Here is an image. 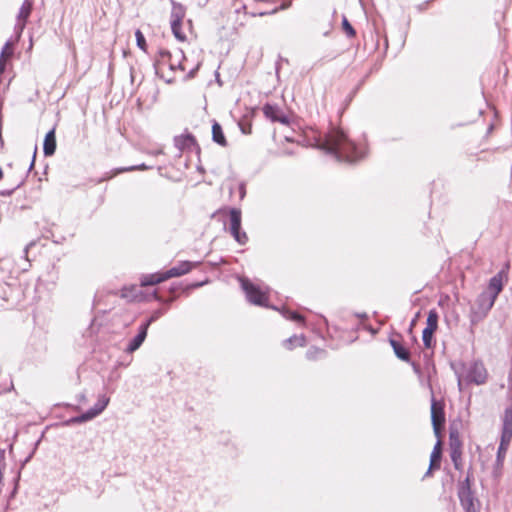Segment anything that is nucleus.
<instances>
[{"label":"nucleus","mask_w":512,"mask_h":512,"mask_svg":"<svg viewBox=\"0 0 512 512\" xmlns=\"http://www.w3.org/2000/svg\"><path fill=\"white\" fill-rule=\"evenodd\" d=\"M3 177V172H2V169L0 168V180L2 179Z\"/></svg>","instance_id":"58836bf2"},{"label":"nucleus","mask_w":512,"mask_h":512,"mask_svg":"<svg viewBox=\"0 0 512 512\" xmlns=\"http://www.w3.org/2000/svg\"><path fill=\"white\" fill-rule=\"evenodd\" d=\"M458 496L460 499L461 506L463 507L465 512H479L477 505L478 501L476 500L471 491L468 478L463 483H461L458 490Z\"/></svg>","instance_id":"0eeeda50"},{"label":"nucleus","mask_w":512,"mask_h":512,"mask_svg":"<svg viewBox=\"0 0 512 512\" xmlns=\"http://www.w3.org/2000/svg\"><path fill=\"white\" fill-rule=\"evenodd\" d=\"M185 61L186 58L183 51L177 50L171 53L168 50L161 49L158 53L156 64L159 70L167 66L172 71L179 70L184 72L186 71Z\"/></svg>","instance_id":"7ed1b4c3"},{"label":"nucleus","mask_w":512,"mask_h":512,"mask_svg":"<svg viewBox=\"0 0 512 512\" xmlns=\"http://www.w3.org/2000/svg\"><path fill=\"white\" fill-rule=\"evenodd\" d=\"M244 194H245L244 187H243V186H241V196L243 197V196H244Z\"/></svg>","instance_id":"4c0bfd02"},{"label":"nucleus","mask_w":512,"mask_h":512,"mask_svg":"<svg viewBox=\"0 0 512 512\" xmlns=\"http://www.w3.org/2000/svg\"><path fill=\"white\" fill-rule=\"evenodd\" d=\"M440 462H441V442L438 441L434 448H433V451L431 453V456H430V465H429V469L426 473V475H429L431 473L432 470L434 469H439L440 468Z\"/></svg>","instance_id":"dca6fc26"},{"label":"nucleus","mask_w":512,"mask_h":512,"mask_svg":"<svg viewBox=\"0 0 512 512\" xmlns=\"http://www.w3.org/2000/svg\"><path fill=\"white\" fill-rule=\"evenodd\" d=\"M452 368L457 377L459 391H463L469 384L484 385L488 380V371L480 360L452 365Z\"/></svg>","instance_id":"f03ea898"},{"label":"nucleus","mask_w":512,"mask_h":512,"mask_svg":"<svg viewBox=\"0 0 512 512\" xmlns=\"http://www.w3.org/2000/svg\"><path fill=\"white\" fill-rule=\"evenodd\" d=\"M171 4L170 25L172 33L177 40L185 41L186 35L182 31V22L186 15V9L182 4L175 1H171Z\"/></svg>","instance_id":"423d86ee"},{"label":"nucleus","mask_w":512,"mask_h":512,"mask_svg":"<svg viewBox=\"0 0 512 512\" xmlns=\"http://www.w3.org/2000/svg\"><path fill=\"white\" fill-rule=\"evenodd\" d=\"M512 439V409L505 410L500 444L508 446Z\"/></svg>","instance_id":"f8f14e48"},{"label":"nucleus","mask_w":512,"mask_h":512,"mask_svg":"<svg viewBox=\"0 0 512 512\" xmlns=\"http://www.w3.org/2000/svg\"><path fill=\"white\" fill-rule=\"evenodd\" d=\"M135 36H136L137 46L141 50L145 51L146 50V40H145L143 33L140 30H137L135 32Z\"/></svg>","instance_id":"cd10ccee"},{"label":"nucleus","mask_w":512,"mask_h":512,"mask_svg":"<svg viewBox=\"0 0 512 512\" xmlns=\"http://www.w3.org/2000/svg\"><path fill=\"white\" fill-rule=\"evenodd\" d=\"M35 156H36V150L34 151L33 159H35ZM33 166H34V160H32V162H31L30 169H31Z\"/></svg>","instance_id":"e433bc0d"},{"label":"nucleus","mask_w":512,"mask_h":512,"mask_svg":"<svg viewBox=\"0 0 512 512\" xmlns=\"http://www.w3.org/2000/svg\"><path fill=\"white\" fill-rule=\"evenodd\" d=\"M323 353H324L323 350L317 349V348H313V349H310L307 352V356H308L309 359H316L318 356L322 355Z\"/></svg>","instance_id":"2f4dec72"},{"label":"nucleus","mask_w":512,"mask_h":512,"mask_svg":"<svg viewBox=\"0 0 512 512\" xmlns=\"http://www.w3.org/2000/svg\"><path fill=\"white\" fill-rule=\"evenodd\" d=\"M162 316V311L161 310H157L155 311L151 317L147 320L146 323H144L143 325H147V329L149 328L150 324L154 321H156L157 319H159L160 317Z\"/></svg>","instance_id":"7c9ffc66"},{"label":"nucleus","mask_w":512,"mask_h":512,"mask_svg":"<svg viewBox=\"0 0 512 512\" xmlns=\"http://www.w3.org/2000/svg\"><path fill=\"white\" fill-rule=\"evenodd\" d=\"M198 68H199V64H197V66L189 72V77H193L195 71L198 70Z\"/></svg>","instance_id":"c9c22d12"},{"label":"nucleus","mask_w":512,"mask_h":512,"mask_svg":"<svg viewBox=\"0 0 512 512\" xmlns=\"http://www.w3.org/2000/svg\"><path fill=\"white\" fill-rule=\"evenodd\" d=\"M13 54L12 45L10 42H7L4 47L2 48L1 54H0V74L3 73L5 70V62L6 60L11 57Z\"/></svg>","instance_id":"b1692460"},{"label":"nucleus","mask_w":512,"mask_h":512,"mask_svg":"<svg viewBox=\"0 0 512 512\" xmlns=\"http://www.w3.org/2000/svg\"><path fill=\"white\" fill-rule=\"evenodd\" d=\"M282 314H283V316L285 318H287L289 320H293V321H302L303 320L302 316L299 315L296 312H291V311H288V310H283Z\"/></svg>","instance_id":"c756f323"},{"label":"nucleus","mask_w":512,"mask_h":512,"mask_svg":"<svg viewBox=\"0 0 512 512\" xmlns=\"http://www.w3.org/2000/svg\"><path fill=\"white\" fill-rule=\"evenodd\" d=\"M212 139L217 144L225 147L227 145L226 138L224 136L221 125L218 122H214L212 125Z\"/></svg>","instance_id":"412c9836"},{"label":"nucleus","mask_w":512,"mask_h":512,"mask_svg":"<svg viewBox=\"0 0 512 512\" xmlns=\"http://www.w3.org/2000/svg\"><path fill=\"white\" fill-rule=\"evenodd\" d=\"M165 280L164 273L146 275L141 279V286L155 285Z\"/></svg>","instance_id":"4be33fe9"},{"label":"nucleus","mask_w":512,"mask_h":512,"mask_svg":"<svg viewBox=\"0 0 512 512\" xmlns=\"http://www.w3.org/2000/svg\"><path fill=\"white\" fill-rule=\"evenodd\" d=\"M43 150L46 156H51L54 154L56 150V139L54 129H52L46 134L44 139Z\"/></svg>","instance_id":"a211bd4d"},{"label":"nucleus","mask_w":512,"mask_h":512,"mask_svg":"<svg viewBox=\"0 0 512 512\" xmlns=\"http://www.w3.org/2000/svg\"><path fill=\"white\" fill-rule=\"evenodd\" d=\"M17 187H19V185H17L15 188H13V189H11V190H7V191H3V192H1V193H0V195H2V196H9V195H11V194L13 193V191H14Z\"/></svg>","instance_id":"72a5a7b5"},{"label":"nucleus","mask_w":512,"mask_h":512,"mask_svg":"<svg viewBox=\"0 0 512 512\" xmlns=\"http://www.w3.org/2000/svg\"><path fill=\"white\" fill-rule=\"evenodd\" d=\"M495 303V296H489L488 292H482L470 309L469 319L472 325L482 321Z\"/></svg>","instance_id":"20e7f679"},{"label":"nucleus","mask_w":512,"mask_h":512,"mask_svg":"<svg viewBox=\"0 0 512 512\" xmlns=\"http://www.w3.org/2000/svg\"><path fill=\"white\" fill-rule=\"evenodd\" d=\"M31 10H32L31 1L25 0L20 7V10L17 15V23L15 25V29L19 35L22 33V31L25 28L26 21L31 14Z\"/></svg>","instance_id":"ddd939ff"},{"label":"nucleus","mask_w":512,"mask_h":512,"mask_svg":"<svg viewBox=\"0 0 512 512\" xmlns=\"http://www.w3.org/2000/svg\"><path fill=\"white\" fill-rule=\"evenodd\" d=\"M438 327V314L435 310H430L427 317L426 327L422 333V340L426 348L432 347L433 334Z\"/></svg>","instance_id":"9d476101"},{"label":"nucleus","mask_w":512,"mask_h":512,"mask_svg":"<svg viewBox=\"0 0 512 512\" xmlns=\"http://www.w3.org/2000/svg\"><path fill=\"white\" fill-rule=\"evenodd\" d=\"M314 146L338 161L354 162L364 157L358 148L340 129L333 128L324 136L314 138Z\"/></svg>","instance_id":"f257e3e1"},{"label":"nucleus","mask_w":512,"mask_h":512,"mask_svg":"<svg viewBox=\"0 0 512 512\" xmlns=\"http://www.w3.org/2000/svg\"><path fill=\"white\" fill-rule=\"evenodd\" d=\"M457 444H459V445L461 446V443H460V441H459V439H458L457 434H455V433H454V446H456V447H457Z\"/></svg>","instance_id":"f704fd0d"},{"label":"nucleus","mask_w":512,"mask_h":512,"mask_svg":"<svg viewBox=\"0 0 512 512\" xmlns=\"http://www.w3.org/2000/svg\"><path fill=\"white\" fill-rule=\"evenodd\" d=\"M390 344H391V346L393 348V351H394L395 355L399 359H401L403 361H409L410 353H409V351L405 347H403V345L400 342H398V341H396L394 339H391L390 340Z\"/></svg>","instance_id":"aec40b11"},{"label":"nucleus","mask_w":512,"mask_h":512,"mask_svg":"<svg viewBox=\"0 0 512 512\" xmlns=\"http://www.w3.org/2000/svg\"><path fill=\"white\" fill-rule=\"evenodd\" d=\"M241 287L248 301L254 305L268 307V289H262L246 278H241Z\"/></svg>","instance_id":"39448f33"},{"label":"nucleus","mask_w":512,"mask_h":512,"mask_svg":"<svg viewBox=\"0 0 512 512\" xmlns=\"http://www.w3.org/2000/svg\"><path fill=\"white\" fill-rule=\"evenodd\" d=\"M416 323V319H414L411 323V325H414Z\"/></svg>","instance_id":"ea45409f"},{"label":"nucleus","mask_w":512,"mask_h":512,"mask_svg":"<svg viewBox=\"0 0 512 512\" xmlns=\"http://www.w3.org/2000/svg\"><path fill=\"white\" fill-rule=\"evenodd\" d=\"M342 27L349 37H353L355 35V30L353 29L352 25L349 23L346 17L343 18Z\"/></svg>","instance_id":"c85d7f7f"},{"label":"nucleus","mask_w":512,"mask_h":512,"mask_svg":"<svg viewBox=\"0 0 512 512\" xmlns=\"http://www.w3.org/2000/svg\"><path fill=\"white\" fill-rule=\"evenodd\" d=\"M502 288V276L499 273L490 279L489 287L486 292L489 293V296H495L496 299L498 294L502 291Z\"/></svg>","instance_id":"6ab92c4d"},{"label":"nucleus","mask_w":512,"mask_h":512,"mask_svg":"<svg viewBox=\"0 0 512 512\" xmlns=\"http://www.w3.org/2000/svg\"><path fill=\"white\" fill-rule=\"evenodd\" d=\"M431 420L435 434L438 436L440 433V427L445 422V416L443 407L432 398L431 402Z\"/></svg>","instance_id":"9b49d317"},{"label":"nucleus","mask_w":512,"mask_h":512,"mask_svg":"<svg viewBox=\"0 0 512 512\" xmlns=\"http://www.w3.org/2000/svg\"><path fill=\"white\" fill-rule=\"evenodd\" d=\"M145 170L147 169V166L145 164H142V165H139V166H133V167H130V168H127V169H124L123 171H130V170Z\"/></svg>","instance_id":"473e14b6"},{"label":"nucleus","mask_w":512,"mask_h":512,"mask_svg":"<svg viewBox=\"0 0 512 512\" xmlns=\"http://www.w3.org/2000/svg\"><path fill=\"white\" fill-rule=\"evenodd\" d=\"M284 345L288 349H291L293 345L302 347L305 345V337L303 335H294L289 339L285 340Z\"/></svg>","instance_id":"bb28decb"},{"label":"nucleus","mask_w":512,"mask_h":512,"mask_svg":"<svg viewBox=\"0 0 512 512\" xmlns=\"http://www.w3.org/2000/svg\"><path fill=\"white\" fill-rule=\"evenodd\" d=\"M195 266V263L189 261L180 262L178 265L164 272L165 279L167 280L169 278L182 276L188 273Z\"/></svg>","instance_id":"2eb2a0df"},{"label":"nucleus","mask_w":512,"mask_h":512,"mask_svg":"<svg viewBox=\"0 0 512 512\" xmlns=\"http://www.w3.org/2000/svg\"><path fill=\"white\" fill-rule=\"evenodd\" d=\"M147 336V325H142L140 327L139 333L131 340L127 347L128 352L136 351L144 342Z\"/></svg>","instance_id":"f3484780"},{"label":"nucleus","mask_w":512,"mask_h":512,"mask_svg":"<svg viewBox=\"0 0 512 512\" xmlns=\"http://www.w3.org/2000/svg\"><path fill=\"white\" fill-rule=\"evenodd\" d=\"M450 447H451V458H452V461L454 462L455 467L458 468L457 461L460 458L461 450H460V445L459 444H457V447L454 446V433L453 432L450 433Z\"/></svg>","instance_id":"a878e982"},{"label":"nucleus","mask_w":512,"mask_h":512,"mask_svg":"<svg viewBox=\"0 0 512 512\" xmlns=\"http://www.w3.org/2000/svg\"><path fill=\"white\" fill-rule=\"evenodd\" d=\"M175 143L180 149H183L193 145L195 143V139L190 134L181 135L175 138Z\"/></svg>","instance_id":"393cba45"},{"label":"nucleus","mask_w":512,"mask_h":512,"mask_svg":"<svg viewBox=\"0 0 512 512\" xmlns=\"http://www.w3.org/2000/svg\"><path fill=\"white\" fill-rule=\"evenodd\" d=\"M507 450H508V446H505V445H502V444L499 445L498 451H497L496 463H495V473L496 474H500L501 473V469H502L503 464H504V460H505V456H506Z\"/></svg>","instance_id":"5701e85b"},{"label":"nucleus","mask_w":512,"mask_h":512,"mask_svg":"<svg viewBox=\"0 0 512 512\" xmlns=\"http://www.w3.org/2000/svg\"><path fill=\"white\" fill-rule=\"evenodd\" d=\"M263 113L264 115L271 119L274 122H280L283 124L289 123V118L287 115H285L277 106L266 104L263 107Z\"/></svg>","instance_id":"4468645a"},{"label":"nucleus","mask_w":512,"mask_h":512,"mask_svg":"<svg viewBox=\"0 0 512 512\" xmlns=\"http://www.w3.org/2000/svg\"><path fill=\"white\" fill-rule=\"evenodd\" d=\"M230 233L240 245L248 240L246 233L241 232V211L236 208L230 210Z\"/></svg>","instance_id":"1a4fd4ad"},{"label":"nucleus","mask_w":512,"mask_h":512,"mask_svg":"<svg viewBox=\"0 0 512 512\" xmlns=\"http://www.w3.org/2000/svg\"><path fill=\"white\" fill-rule=\"evenodd\" d=\"M109 401L110 399L105 395L100 396L93 408L77 417L72 418L70 421L73 423H83L94 419L105 410L109 404Z\"/></svg>","instance_id":"6e6552de"}]
</instances>
